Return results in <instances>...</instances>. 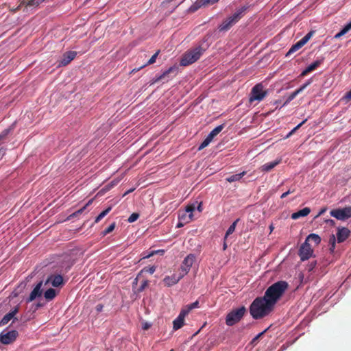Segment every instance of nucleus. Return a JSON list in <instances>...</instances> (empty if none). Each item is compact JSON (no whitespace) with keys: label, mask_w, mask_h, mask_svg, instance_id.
<instances>
[{"label":"nucleus","mask_w":351,"mask_h":351,"mask_svg":"<svg viewBox=\"0 0 351 351\" xmlns=\"http://www.w3.org/2000/svg\"><path fill=\"white\" fill-rule=\"evenodd\" d=\"M274 307L264 297H258L251 304L250 313L254 319H258L268 315Z\"/></svg>","instance_id":"nucleus-1"},{"label":"nucleus","mask_w":351,"mask_h":351,"mask_svg":"<svg viewBox=\"0 0 351 351\" xmlns=\"http://www.w3.org/2000/svg\"><path fill=\"white\" fill-rule=\"evenodd\" d=\"M287 288L288 283L287 282L278 281L267 289L263 297L274 306Z\"/></svg>","instance_id":"nucleus-2"},{"label":"nucleus","mask_w":351,"mask_h":351,"mask_svg":"<svg viewBox=\"0 0 351 351\" xmlns=\"http://www.w3.org/2000/svg\"><path fill=\"white\" fill-rule=\"evenodd\" d=\"M204 51L205 49L200 45L186 51L180 59V65L186 66L195 62L200 58Z\"/></svg>","instance_id":"nucleus-3"},{"label":"nucleus","mask_w":351,"mask_h":351,"mask_svg":"<svg viewBox=\"0 0 351 351\" xmlns=\"http://www.w3.org/2000/svg\"><path fill=\"white\" fill-rule=\"evenodd\" d=\"M245 311V308L244 306H241L230 312L226 316V324L231 326L239 322L244 315Z\"/></svg>","instance_id":"nucleus-4"},{"label":"nucleus","mask_w":351,"mask_h":351,"mask_svg":"<svg viewBox=\"0 0 351 351\" xmlns=\"http://www.w3.org/2000/svg\"><path fill=\"white\" fill-rule=\"evenodd\" d=\"M19 332L16 330H3L0 333V343L3 345H10L17 339Z\"/></svg>","instance_id":"nucleus-5"},{"label":"nucleus","mask_w":351,"mask_h":351,"mask_svg":"<svg viewBox=\"0 0 351 351\" xmlns=\"http://www.w3.org/2000/svg\"><path fill=\"white\" fill-rule=\"evenodd\" d=\"M267 92L264 90V86L262 84H257L255 85L250 93V101L252 103L254 101H261L267 95Z\"/></svg>","instance_id":"nucleus-6"},{"label":"nucleus","mask_w":351,"mask_h":351,"mask_svg":"<svg viewBox=\"0 0 351 351\" xmlns=\"http://www.w3.org/2000/svg\"><path fill=\"white\" fill-rule=\"evenodd\" d=\"M330 215L338 220L344 221L351 217V207L333 209Z\"/></svg>","instance_id":"nucleus-7"},{"label":"nucleus","mask_w":351,"mask_h":351,"mask_svg":"<svg viewBox=\"0 0 351 351\" xmlns=\"http://www.w3.org/2000/svg\"><path fill=\"white\" fill-rule=\"evenodd\" d=\"M178 67L177 66H173L169 67L168 69L165 71L162 74L159 75H156L153 79V83H156L160 81L168 82L171 77L169 75L171 74H173V76H175L178 73Z\"/></svg>","instance_id":"nucleus-8"},{"label":"nucleus","mask_w":351,"mask_h":351,"mask_svg":"<svg viewBox=\"0 0 351 351\" xmlns=\"http://www.w3.org/2000/svg\"><path fill=\"white\" fill-rule=\"evenodd\" d=\"M196 259V257L193 254H189L187 255L184 259L183 260L181 265H180V272L182 276L186 275L192 267L193 264L194 263Z\"/></svg>","instance_id":"nucleus-9"},{"label":"nucleus","mask_w":351,"mask_h":351,"mask_svg":"<svg viewBox=\"0 0 351 351\" xmlns=\"http://www.w3.org/2000/svg\"><path fill=\"white\" fill-rule=\"evenodd\" d=\"M195 209L194 204L188 205L183 212H180L178 216L179 220L184 223H189L193 219V213Z\"/></svg>","instance_id":"nucleus-10"},{"label":"nucleus","mask_w":351,"mask_h":351,"mask_svg":"<svg viewBox=\"0 0 351 351\" xmlns=\"http://www.w3.org/2000/svg\"><path fill=\"white\" fill-rule=\"evenodd\" d=\"M298 254L302 261L308 260L313 254V249L309 243L304 242L299 249Z\"/></svg>","instance_id":"nucleus-11"},{"label":"nucleus","mask_w":351,"mask_h":351,"mask_svg":"<svg viewBox=\"0 0 351 351\" xmlns=\"http://www.w3.org/2000/svg\"><path fill=\"white\" fill-rule=\"evenodd\" d=\"M183 277L184 276H182L181 273H180L179 275L174 274L171 276H165L163 279V282L167 287H169L177 284Z\"/></svg>","instance_id":"nucleus-12"},{"label":"nucleus","mask_w":351,"mask_h":351,"mask_svg":"<svg viewBox=\"0 0 351 351\" xmlns=\"http://www.w3.org/2000/svg\"><path fill=\"white\" fill-rule=\"evenodd\" d=\"M51 284L53 287H58L63 284V278L61 275H51L45 282V285Z\"/></svg>","instance_id":"nucleus-13"},{"label":"nucleus","mask_w":351,"mask_h":351,"mask_svg":"<svg viewBox=\"0 0 351 351\" xmlns=\"http://www.w3.org/2000/svg\"><path fill=\"white\" fill-rule=\"evenodd\" d=\"M77 53L74 51H69L64 53L60 62V66H66L70 63L76 56Z\"/></svg>","instance_id":"nucleus-14"},{"label":"nucleus","mask_w":351,"mask_h":351,"mask_svg":"<svg viewBox=\"0 0 351 351\" xmlns=\"http://www.w3.org/2000/svg\"><path fill=\"white\" fill-rule=\"evenodd\" d=\"M43 285V282H40L36 285V286L34 288L32 291L31 292L29 297L27 300V302H30L36 299V298L41 295L42 291H41V287Z\"/></svg>","instance_id":"nucleus-15"},{"label":"nucleus","mask_w":351,"mask_h":351,"mask_svg":"<svg viewBox=\"0 0 351 351\" xmlns=\"http://www.w3.org/2000/svg\"><path fill=\"white\" fill-rule=\"evenodd\" d=\"M350 233V230L346 228H339L337 232L338 242H343L349 237Z\"/></svg>","instance_id":"nucleus-16"},{"label":"nucleus","mask_w":351,"mask_h":351,"mask_svg":"<svg viewBox=\"0 0 351 351\" xmlns=\"http://www.w3.org/2000/svg\"><path fill=\"white\" fill-rule=\"evenodd\" d=\"M17 312L18 308L15 307L12 311L5 315L0 321V326L7 324L14 317V316L16 314Z\"/></svg>","instance_id":"nucleus-17"},{"label":"nucleus","mask_w":351,"mask_h":351,"mask_svg":"<svg viewBox=\"0 0 351 351\" xmlns=\"http://www.w3.org/2000/svg\"><path fill=\"white\" fill-rule=\"evenodd\" d=\"M322 62V60H316L314 62L309 64L300 74L302 77L305 76L308 73L316 69Z\"/></svg>","instance_id":"nucleus-18"},{"label":"nucleus","mask_w":351,"mask_h":351,"mask_svg":"<svg viewBox=\"0 0 351 351\" xmlns=\"http://www.w3.org/2000/svg\"><path fill=\"white\" fill-rule=\"evenodd\" d=\"M235 23L234 19L230 16L219 26V29L221 32L227 31Z\"/></svg>","instance_id":"nucleus-19"},{"label":"nucleus","mask_w":351,"mask_h":351,"mask_svg":"<svg viewBox=\"0 0 351 351\" xmlns=\"http://www.w3.org/2000/svg\"><path fill=\"white\" fill-rule=\"evenodd\" d=\"M311 212V209L308 207H305L298 212H295L291 215L293 219H298L300 217L307 216Z\"/></svg>","instance_id":"nucleus-20"},{"label":"nucleus","mask_w":351,"mask_h":351,"mask_svg":"<svg viewBox=\"0 0 351 351\" xmlns=\"http://www.w3.org/2000/svg\"><path fill=\"white\" fill-rule=\"evenodd\" d=\"M280 162V160H276L273 162L266 163L261 167V171L268 172L278 165Z\"/></svg>","instance_id":"nucleus-21"},{"label":"nucleus","mask_w":351,"mask_h":351,"mask_svg":"<svg viewBox=\"0 0 351 351\" xmlns=\"http://www.w3.org/2000/svg\"><path fill=\"white\" fill-rule=\"evenodd\" d=\"M247 6H243L241 7V8L238 9L232 16H231L230 17L234 19V21L235 23L238 22L239 20L242 17V16L243 15V13L245 12V10H247Z\"/></svg>","instance_id":"nucleus-22"},{"label":"nucleus","mask_w":351,"mask_h":351,"mask_svg":"<svg viewBox=\"0 0 351 351\" xmlns=\"http://www.w3.org/2000/svg\"><path fill=\"white\" fill-rule=\"evenodd\" d=\"M184 322V319L180 316H178L177 318L173 322V328L174 330H177L181 328Z\"/></svg>","instance_id":"nucleus-23"},{"label":"nucleus","mask_w":351,"mask_h":351,"mask_svg":"<svg viewBox=\"0 0 351 351\" xmlns=\"http://www.w3.org/2000/svg\"><path fill=\"white\" fill-rule=\"evenodd\" d=\"M224 125L223 124L217 126L208 134L207 136L213 141V139L222 131Z\"/></svg>","instance_id":"nucleus-24"},{"label":"nucleus","mask_w":351,"mask_h":351,"mask_svg":"<svg viewBox=\"0 0 351 351\" xmlns=\"http://www.w3.org/2000/svg\"><path fill=\"white\" fill-rule=\"evenodd\" d=\"M246 174V171H242L240 173L232 175L226 178V180L228 182H233L236 181L240 180Z\"/></svg>","instance_id":"nucleus-25"},{"label":"nucleus","mask_w":351,"mask_h":351,"mask_svg":"<svg viewBox=\"0 0 351 351\" xmlns=\"http://www.w3.org/2000/svg\"><path fill=\"white\" fill-rule=\"evenodd\" d=\"M312 241L315 245H318L321 241V238L316 234H310L306 239L305 242L309 243Z\"/></svg>","instance_id":"nucleus-26"},{"label":"nucleus","mask_w":351,"mask_h":351,"mask_svg":"<svg viewBox=\"0 0 351 351\" xmlns=\"http://www.w3.org/2000/svg\"><path fill=\"white\" fill-rule=\"evenodd\" d=\"M56 291L55 289L52 288L47 289L44 293L45 298L48 301L53 300L56 297Z\"/></svg>","instance_id":"nucleus-27"},{"label":"nucleus","mask_w":351,"mask_h":351,"mask_svg":"<svg viewBox=\"0 0 351 351\" xmlns=\"http://www.w3.org/2000/svg\"><path fill=\"white\" fill-rule=\"evenodd\" d=\"M303 45L300 43V41L297 42L295 44H294L288 51V52L286 54V56H289L291 54L293 53L296 51L299 50L300 48H302Z\"/></svg>","instance_id":"nucleus-28"},{"label":"nucleus","mask_w":351,"mask_h":351,"mask_svg":"<svg viewBox=\"0 0 351 351\" xmlns=\"http://www.w3.org/2000/svg\"><path fill=\"white\" fill-rule=\"evenodd\" d=\"M239 221V219H237V220H235L232 223V225H230V226L228 228V229L227 230L226 232V234H225V239L231 234H232L234 230H235V228H236V226H237V223H238V221Z\"/></svg>","instance_id":"nucleus-29"},{"label":"nucleus","mask_w":351,"mask_h":351,"mask_svg":"<svg viewBox=\"0 0 351 351\" xmlns=\"http://www.w3.org/2000/svg\"><path fill=\"white\" fill-rule=\"evenodd\" d=\"M112 207L109 206L106 210L102 211L96 218L95 220V223H98L100 220H101L106 215H107L109 212L111 210Z\"/></svg>","instance_id":"nucleus-30"},{"label":"nucleus","mask_w":351,"mask_h":351,"mask_svg":"<svg viewBox=\"0 0 351 351\" xmlns=\"http://www.w3.org/2000/svg\"><path fill=\"white\" fill-rule=\"evenodd\" d=\"M206 3H203V0L196 1L193 5L191 6L190 10L193 12L196 11L202 5H205Z\"/></svg>","instance_id":"nucleus-31"},{"label":"nucleus","mask_w":351,"mask_h":351,"mask_svg":"<svg viewBox=\"0 0 351 351\" xmlns=\"http://www.w3.org/2000/svg\"><path fill=\"white\" fill-rule=\"evenodd\" d=\"M303 90H302V88L300 87L298 89L295 90L294 92L291 93L289 96L287 98V102H290L291 101H292L293 99H295V97L298 95L300 94L301 92H302Z\"/></svg>","instance_id":"nucleus-32"},{"label":"nucleus","mask_w":351,"mask_h":351,"mask_svg":"<svg viewBox=\"0 0 351 351\" xmlns=\"http://www.w3.org/2000/svg\"><path fill=\"white\" fill-rule=\"evenodd\" d=\"M211 141H212V140L210 138H209L208 136H206V138L203 141V142L199 145L198 150H201V149L205 148L206 147H207L210 143Z\"/></svg>","instance_id":"nucleus-33"},{"label":"nucleus","mask_w":351,"mask_h":351,"mask_svg":"<svg viewBox=\"0 0 351 351\" xmlns=\"http://www.w3.org/2000/svg\"><path fill=\"white\" fill-rule=\"evenodd\" d=\"M138 217L139 215L136 213H134L129 217V218L128 219V221L129 223H133L135 221H136L138 219Z\"/></svg>","instance_id":"nucleus-34"},{"label":"nucleus","mask_w":351,"mask_h":351,"mask_svg":"<svg viewBox=\"0 0 351 351\" xmlns=\"http://www.w3.org/2000/svg\"><path fill=\"white\" fill-rule=\"evenodd\" d=\"M190 311L191 310L189 308V307L186 306L184 308L182 309L179 314V316L184 319L186 315L190 312Z\"/></svg>","instance_id":"nucleus-35"},{"label":"nucleus","mask_w":351,"mask_h":351,"mask_svg":"<svg viewBox=\"0 0 351 351\" xmlns=\"http://www.w3.org/2000/svg\"><path fill=\"white\" fill-rule=\"evenodd\" d=\"M115 228V223H112V224H110L104 232H103V234L104 235H106L109 233H110L112 231H113V230Z\"/></svg>","instance_id":"nucleus-36"},{"label":"nucleus","mask_w":351,"mask_h":351,"mask_svg":"<svg viewBox=\"0 0 351 351\" xmlns=\"http://www.w3.org/2000/svg\"><path fill=\"white\" fill-rule=\"evenodd\" d=\"M160 51H157L148 60L147 64H154L156 62V60L157 58L158 55L159 54Z\"/></svg>","instance_id":"nucleus-37"},{"label":"nucleus","mask_w":351,"mask_h":351,"mask_svg":"<svg viewBox=\"0 0 351 351\" xmlns=\"http://www.w3.org/2000/svg\"><path fill=\"white\" fill-rule=\"evenodd\" d=\"M330 242L331 243V247L330 248V250L331 252H333L335 250V237L334 235H332V237H330Z\"/></svg>","instance_id":"nucleus-38"},{"label":"nucleus","mask_w":351,"mask_h":351,"mask_svg":"<svg viewBox=\"0 0 351 351\" xmlns=\"http://www.w3.org/2000/svg\"><path fill=\"white\" fill-rule=\"evenodd\" d=\"M44 1V0H31L28 5L31 6L38 5L40 3Z\"/></svg>","instance_id":"nucleus-39"},{"label":"nucleus","mask_w":351,"mask_h":351,"mask_svg":"<svg viewBox=\"0 0 351 351\" xmlns=\"http://www.w3.org/2000/svg\"><path fill=\"white\" fill-rule=\"evenodd\" d=\"M198 305H199L198 301H195V302H193L192 304L187 305V306L189 307V308L190 310H192L193 308H197Z\"/></svg>","instance_id":"nucleus-40"},{"label":"nucleus","mask_w":351,"mask_h":351,"mask_svg":"<svg viewBox=\"0 0 351 351\" xmlns=\"http://www.w3.org/2000/svg\"><path fill=\"white\" fill-rule=\"evenodd\" d=\"M317 262L313 261L308 265V270L311 271L316 266Z\"/></svg>","instance_id":"nucleus-41"},{"label":"nucleus","mask_w":351,"mask_h":351,"mask_svg":"<svg viewBox=\"0 0 351 351\" xmlns=\"http://www.w3.org/2000/svg\"><path fill=\"white\" fill-rule=\"evenodd\" d=\"M351 29V22L348 23L346 26L343 27L342 29L343 32H344L346 34Z\"/></svg>","instance_id":"nucleus-42"},{"label":"nucleus","mask_w":351,"mask_h":351,"mask_svg":"<svg viewBox=\"0 0 351 351\" xmlns=\"http://www.w3.org/2000/svg\"><path fill=\"white\" fill-rule=\"evenodd\" d=\"M311 82L312 79H309L300 88H302V90H304L308 85L311 84Z\"/></svg>","instance_id":"nucleus-43"},{"label":"nucleus","mask_w":351,"mask_h":351,"mask_svg":"<svg viewBox=\"0 0 351 351\" xmlns=\"http://www.w3.org/2000/svg\"><path fill=\"white\" fill-rule=\"evenodd\" d=\"M86 209V206H83L82 208L77 210L73 213L74 216H77L78 215L83 213V211Z\"/></svg>","instance_id":"nucleus-44"},{"label":"nucleus","mask_w":351,"mask_h":351,"mask_svg":"<svg viewBox=\"0 0 351 351\" xmlns=\"http://www.w3.org/2000/svg\"><path fill=\"white\" fill-rule=\"evenodd\" d=\"M219 0H203V3L206 4H214L217 2Z\"/></svg>","instance_id":"nucleus-45"},{"label":"nucleus","mask_w":351,"mask_h":351,"mask_svg":"<svg viewBox=\"0 0 351 351\" xmlns=\"http://www.w3.org/2000/svg\"><path fill=\"white\" fill-rule=\"evenodd\" d=\"M307 119H305L304 121H302L300 123H299L297 126H295L293 130L294 132H295L296 130H298L306 121Z\"/></svg>","instance_id":"nucleus-46"},{"label":"nucleus","mask_w":351,"mask_h":351,"mask_svg":"<svg viewBox=\"0 0 351 351\" xmlns=\"http://www.w3.org/2000/svg\"><path fill=\"white\" fill-rule=\"evenodd\" d=\"M309 40L306 38V36H304L301 40H300L299 41L300 42V43L304 46Z\"/></svg>","instance_id":"nucleus-47"},{"label":"nucleus","mask_w":351,"mask_h":351,"mask_svg":"<svg viewBox=\"0 0 351 351\" xmlns=\"http://www.w3.org/2000/svg\"><path fill=\"white\" fill-rule=\"evenodd\" d=\"M309 40L306 38V36H304L301 40H300L299 41L300 42V43L304 46Z\"/></svg>","instance_id":"nucleus-48"},{"label":"nucleus","mask_w":351,"mask_h":351,"mask_svg":"<svg viewBox=\"0 0 351 351\" xmlns=\"http://www.w3.org/2000/svg\"><path fill=\"white\" fill-rule=\"evenodd\" d=\"M155 271H156V267H154V266H152V267H149L147 270V271L151 274H154L155 272Z\"/></svg>","instance_id":"nucleus-49"},{"label":"nucleus","mask_w":351,"mask_h":351,"mask_svg":"<svg viewBox=\"0 0 351 351\" xmlns=\"http://www.w3.org/2000/svg\"><path fill=\"white\" fill-rule=\"evenodd\" d=\"M344 34H346V33L344 32H343V30L341 29L339 33H337L335 36V38H340L341 36H343Z\"/></svg>","instance_id":"nucleus-50"},{"label":"nucleus","mask_w":351,"mask_h":351,"mask_svg":"<svg viewBox=\"0 0 351 351\" xmlns=\"http://www.w3.org/2000/svg\"><path fill=\"white\" fill-rule=\"evenodd\" d=\"M344 99L346 100L351 99V90L346 94V95L344 96Z\"/></svg>","instance_id":"nucleus-51"},{"label":"nucleus","mask_w":351,"mask_h":351,"mask_svg":"<svg viewBox=\"0 0 351 351\" xmlns=\"http://www.w3.org/2000/svg\"><path fill=\"white\" fill-rule=\"evenodd\" d=\"M293 193V191H291L289 190V191H287V192H285V193H282V194L281 195V197H281L282 199H283V198L286 197L289 194H290V193Z\"/></svg>","instance_id":"nucleus-52"},{"label":"nucleus","mask_w":351,"mask_h":351,"mask_svg":"<svg viewBox=\"0 0 351 351\" xmlns=\"http://www.w3.org/2000/svg\"><path fill=\"white\" fill-rule=\"evenodd\" d=\"M102 308H103V305H101V304H98V305H97V306H96V309H97V311L98 312L101 311H102Z\"/></svg>","instance_id":"nucleus-53"},{"label":"nucleus","mask_w":351,"mask_h":351,"mask_svg":"<svg viewBox=\"0 0 351 351\" xmlns=\"http://www.w3.org/2000/svg\"><path fill=\"white\" fill-rule=\"evenodd\" d=\"M313 34V32H310L306 35H305V36H306V38H307L309 40Z\"/></svg>","instance_id":"nucleus-54"},{"label":"nucleus","mask_w":351,"mask_h":351,"mask_svg":"<svg viewBox=\"0 0 351 351\" xmlns=\"http://www.w3.org/2000/svg\"><path fill=\"white\" fill-rule=\"evenodd\" d=\"M93 199H90L84 206H86V208L92 204Z\"/></svg>","instance_id":"nucleus-55"},{"label":"nucleus","mask_w":351,"mask_h":351,"mask_svg":"<svg viewBox=\"0 0 351 351\" xmlns=\"http://www.w3.org/2000/svg\"><path fill=\"white\" fill-rule=\"evenodd\" d=\"M325 211H326V209H325V208L322 209V210L319 212V213H318L317 216H319V215H323V214L324 213V212H325Z\"/></svg>","instance_id":"nucleus-56"},{"label":"nucleus","mask_w":351,"mask_h":351,"mask_svg":"<svg viewBox=\"0 0 351 351\" xmlns=\"http://www.w3.org/2000/svg\"><path fill=\"white\" fill-rule=\"evenodd\" d=\"M295 132L291 130L289 133L287 135V138H289V136H291Z\"/></svg>","instance_id":"nucleus-57"},{"label":"nucleus","mask_w":351,"mask_h":351,"mask_svg":"<svg viewBox=\"0 0 351 351\" xmlns=\"http://www.w3.org/2000/svg\"><path fill=\"white\" fill-rule=\"evenodd\" d=\"M197 209L198 210V211H199V213H200V212H202V204H201V203L198 204V206H197Z\"/></svg>","instance_id":"nucleus-58"},{"label":"nucleus","mask_w":351,"mask_h":351,"mask_svg":"<svg viewBox=\"0 0 351 351\" xmlns=\"http://www.w3.org/2000/svg\"><path fill=\"white\" fill-rule=\"evenodd\" d=\"M263 333V332H262L259 333L258 335H257V336L256 337H254L253 341L257 340L262 335Z\"/></svg>","instance_id":"nucleus-59"},{"label":"nucleus","mask_w":351,"mask_h":351,"mask_svg":"<svg viewBox=\"0 0 351 351\" xmlns=\"http://www.w3.org/2000/svg\"><path fill=\"white\" fill-rule=\"evenodd\" d=\"M134 190V189H130V190L127 191L125 193L124 195H126L129 194L130 193L132 192Z\"/></svg>","instance_id":"nucleus-60"},{"label":"nucleus","mask_w":351,"mask_h":351,"mask_svg":"<svg viewBox=\"0 0 351 351\" xmlns=\"http://www.w3.org/2000/svg\"><path fill=\"white\" fill-rule=\"evenodd\" d=\"M154 252H152L151 254H148V255H147V256H144V258H149V257H151L152 256H153V255H154Z\"/></svg>","instance_id":"nucleus-61"},{"label":"nucleus","mask_w":351,"mask_h":351,"mask_svg":"<svg viewBox=\"0 0 351 351\" xmlns=\"http://www.w3.org/2000/svg\"><path fill=\"white\" fill-rule=\"evenodd\" d=\"M181 221H180L178 223L177 227L180 228V227L183 226V223H182Z\"/></svg>","instance_id":"nucleus-62"},{"label":"nucleus","mask_w":351,"mask_h":351,"mask_svg":"<svg viewBox=\"0 0 351 351\" xmlns=\"http://www.w3.org/2000/svg\"><path fill=\"white\" fill-rule=\"evenodd\" d=\"M269 229H270V231H271V232H272V230H274V226H273V225H272V224H271V225H270V226H269Z\"/></svg>","instance_id":"nucleus-63"},{"label":"nucleus","mask_w":351,"mask_h":351,"mask_svg":"<svg viewBox=\"0 0 351 351\" xmlns=\"http://www.w3.org/2000/svg\"><path fill=\"white\" fill-rule=\"evenodd\" d=\"M226 247H227V245H226V243H223V250H225L226 249Z\"/></svg>","instance_id":"nucleus-64"}]
</instances>
